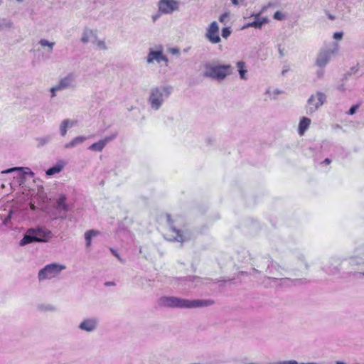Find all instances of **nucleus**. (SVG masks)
Segmentation results:
<instances>
[{"instance_id": "nucleus-1", "label": "nucleus", "mask_w": 364, "mask_h": 364, "mask_svg": "<svg viewBox=\"0 0 364 364\" xmlns=\"http://www.w3.org/2000/svg\"><path fill=\"white\" fill-rule=\"evenodd\" d=\"M213 304L211 300H189L177 296H161L159 299V304L167 308L195 309L208 306Z\"/></svg>"}, {"instance_id": "nucleus-2", "label": "nucleus", "mask_w": 364, "mask_h": 364, "mask_svg": "<svg viewBox=\"0 0 364 364\" xmlns=\"http://www.w3.org/2000/svg\"><path fill=\"white\" fill-rule=\"evenodd\" d=\"M172 90L173 88L170 85H161L151 88L147 100L151 109L154 111L159 110L169 97Z\"/></svg>"}, {"instance_id": "nucleus-3", "label": "nucleus", "mask_w": 364, "mask_h": 364, "mask_svg": "<svg viewBox=\"0 0 364 364\" xmlns=\"http://www.w3.org/2000/svg\"><path fill=\"white\" fill-rule=\"evenodd\" d=\"M52 237V232L44 227L30 228L20 241L19 245L21 246H25L33 242H47Z\"/></svg>"}, {"instance_id": "nucleus-4", "label": "nucleus", "mask_w": 364, "mask_h": 364, "mask_svg": "<svg viewBox=\"0 0 364 364\" xmlns=\"http://www.w3.org/2000/svg\"><path fill=\"white\" fill-rule=\"evenodd\" d=\"M231 73L230 65H219L215 63H206L204 65L203 75L205 77L211 78L218 81L223 80Z\"/></svg>"}, {"instance_id": "nucleus-5", "label": "nucleus", "mask_w": 364, "mask_h": 364, "mask_svg": "<svg viewBox=\"0 0 364 364\" xmlns=\"http://www.w3.org/2000/svg\"><path fill=\"white\" fill-rule=\"evenodd\" d=\"M76 85V75L75 73H70L65 77L60 78L58 84L50 88V97L51 98L55 97L56 96L57 92H60L69 89H75Z\"/></svg>"}, {"instance_id": "nucleus-6", "label": "nucleus", "mask_w": 364, "mask_h": 364, "mask_svg": "<svg viewBox=\"0 0 364 364\" xmlns=\"http://www.w3.org/2000/svg\"><path fill=\"white\" fill-rule=\"evenodd\" d=\"M66 268L65 265L52 263L47 264L38 272V277L40 281L51 279L57 277L61 271Z\"/></svg>"}, {"instance_id": "nucleus-7", "label": "nucleus", "mask_w": 364, "mask_h": 364, "mask_svg": "<svg viewBox=\"0 0 364 364\" xmlns=\"http://www.w3.org/2000/svg\"><path fill=\"white\" fill-rule=\"evenodd\" d=\"M326 95L320 91L311 95L306 102V113L308 114L314 113L326 102Z\"/></svg>"}, {"instance_id": "nucleus-8", "label": "nucleus", "mask_w": 364, "mask_h": 364, "mask_svg": "<svg viewBox=\"0 0 364 364\" xmlns=\"http://www.w3.org/2000/svg\"><path fill=\"white\" fill-rule=\"evenodd\" d=\"M338 51V45L334 43L331 47L321 50L316 60V64L320 68H324L330 61L331 57L336 55Z\"/></svg>"}, {"instance_id": "nucleus-9", "label": "nucleus", "mask_w": 364, "mask_h": 364, "mask_svg": "<svg viewBox=\"0 0 364 364\" xmlns=\"http://www.w3.org/2000/svg\"><path fill=\"white\" fill-rule=\"evenodd\" d=\"M99 318L91 316L84 318L78 324V329L82 332L91 333L97 331L99 326Z\"/></svg>"}, {"instance_id": "nucleus-10", "label": "nucleus", "mask_w": 364, "mask_h": 364, "mask_svg": "<svg viewBox=\"0 0 364 364\" xmlns=\"http://www.w3.org/2000/svg\"><path fill=\"white\" fill-rule=\"evenodd\" d=\"M159 12L162 14H171L179 9V2L176 0H160L158 3Z\"/></svg>"}, {"instance_id": "nucleus-11", "label": "nucleus", "mask_w": 364, "mask_h": 364, "mask_svg": "<svg viewBox=\"0 0 364 364\" xmlns=\"http://www.w3.org/2000/svg\"><path fill=\"white\" fill-rule=\"evenodd\" d=\"M206 38L212 43H218L221 39L219 36V26L216 21H213L208 28L205 34Z\"/></svg>"}, {"instance_id": "nucleus-12", "label": "nucleus", "mask_w": 364, "mask_h": 364, "mask_svg": "<svg viewBox=\"0 0 364 364\" xmlns=\"http://www.w3.org/2000/svg\"><path fill=\"white\" fill-rule=\"evenodd\" d=\"M154 61L160 63L161 61L168 63V58L163 54L162 50H154L151 49L146 57V63L149 64L153 63Z\"/></svg>"}, {"instance_id": "nucleus-13", "label": "nucleus", "mask_w": 364, "mask_h": 364, "mask_svg": "<svg viewBox=\"0 0 364 364\" xmlns=\"http://www.w3.org/2000/svg\"><path fill=\"white\" fill-rule=\"evenodd\" d=\"M117 136V134H113L110 136H105L104 139H100L97 142H95L92 144H91L88 149L94 151H102L105 146L109 143V141L114 140Z\"/></svg>"}, {"instance_id": "nucleus-14", "label": "nucleus", "mask_w": 364, "mask_h": 364, "mask_svg": "<svg viewBox=\"0 0 364 364\" xmlns=\"http://www.w3.org/2000/svg\"><path fill=\"white\" fill-rule=\"evenodd\" d=\"M348 262L351 266H359L364 264V252L357 250L355 255L348 259Z\"/></svg>"}, {"instance_id": "nucleus-15", "label": "nucleus", "mask_w": 364, "mask_h": 364, "mask_svg": "<svg viewBox=\"0 0 364 364\" xmlns=\"http://www.w3.org/2000/svg\"><path fill=\"white\" fill-rule=\"evenodd\" d=\"M168 221L170 225V232L172 233L171 235V237L169 238V240L181 242L185 241V238L183 234L178 230L176 229L174 227L171 225V218L169 215L168 216Z\"/></svg>"}, {"instance_id": "nucleus-16", "label": "nucleus", "mask_w": 364, "mask_h": 364, "mask_svg": "<svg viewBox=\"0 0 364 364\" xmlns=\"http://www.w3.org/2000/svg\"><path fill=\"white\" fill-rule=\"evenodd\" d=\"M96 38L97 36L92 29L89 28H85L82 33L80 41L82 43L86 44L91 41L92 39Z\"/></svg>"}, {"instance_id": "nucleus-17", "label": "nucleus", "mask_w": 364, "mask_h": 364, "mask_svg": "<svg viewBox=\"0 0 364 364\" xmlns=\"http://www.w3.org/2000/svg\"><path fill=\"white\" fill-rule=\"evenodd\" d=\"M267 22V19L265 18H261L259 16H256L255 17L254 21L252 22H249L243 26L242 28H247L249 27H254L255 28H260L264 23Z\"/></svg>"}, {"instance_id": "nucleus-18", "label": "nucleus", "mask_w": 364, "mask_h": 364, "mask_svg": "<svg viewBox=\"0 0 364 364\" xmlns=\"http://www.w3.org/2000/svg\"><path fill=\"white\" fill-rule=\"evenodd\" d=\"M76 124V122L69 119H64L60 124V133L64 136L67 134L68 128H71Z\"/></svg>"}, {"instance_id": "nucleus-19", "label": "nucleus", "mask_w": 364, "mask_h": 364, "mask_svg": "<svg viewBox=\"0 0 364 364\" xmlns=\"http://www.w3.org/2000/svg\"><path fill=\"white\" fill-rule=\"evenodd\" d=\"M86 139H87V137H85L84 136H76L73 139H72L70 142L66 143L64 145V149H73V148L82 144Z\"/></svg>"}, {"instance_id": "nucleus-20", "label": "nucleus", "mask_w": 364, "mask_h": 364, "mask_svg": "<svg viewBox=\"0 0 364 364\" xmlns=\"http://www.w3.org/2000/svg\"><path fill=\"white\" fill-rule=\"evenodd\" d=\"M311 124V119L308 117H303L299 122L298 132L299 134L302 136L305 132L309 129Z\"/></svg>"}, {"instance_id": "nucleus-21", "label": "nucleus", "mask_w": 364, "mask_h": 364, "mask_svg": "<svg viewBox=\"0 0 364 364\" xmlns=\"http://www.w3.org/2000/svg\"><path fill=\"white\" fill-rule=\"evenodd\" d=\"M100 235V232L97 230H90L85 232V240L86 242V247L89 248L91 246L92 239Z\"/></svg>"}, {"instance_id": "nucleus-22", "label": "nucleus", "mask_w": 364, "mask_h": 364, "mask_svg": "<svg viewBox=\"0 0 364 364\" xmlns=\"http://www.w3.org/2000/svg\"><path fill=\"white\" fill-rule=\"evenodd\" d=\"M14 171L19 172V174H20L21 176H25L26 174H30L31 176L34 175V173L31 171V170L29 168H28V167H26V168H20V167L11 168H9L7 170L1 171V173H8L14 172Z\"/></svg>"}, {"instance_id": "nucleus-23", "label": "nucleus", "mask_w": 364, "mask_h": 364, "mask_svg": "<svg viewBox=\"0 0 364 364\" xmlns=\"http://www.w3.org/2000/svg\"><path fill=\"white\" fill-rule=\"evenodd\" d=\"M65 166V162L64 161H59L57 162V164L53 166V167L48 168L46 171V174L48 176H52L55 173H58L62 171L63 167Z\"/></svg>"}, {"instance_id": "nucleus-24", "label": "nucleus", "mask_w": 364, "mask_h": 364, "mask_svg": "<svg viewBox=\"0 0 364 364\" xmlns=\"http://www.w3.org/2000/svg\"><path fill=\"white\" fill-rule=\"evenodd\" d=\"M329 262L331 263V265L326 267L327 270L332 273L337 272V267L341 264L340 258L338 257H332L330 258Z\"/></svg>"}, {"instance_id": "nucleus-25", "label": "nucleus", "mask_w": 364, "mask_h": 364, "mask_svg": "<svg viewBox=\"0 0 364 364\" xmlns=\"http://www.w3.org/2000/svg\"><path fill=\"white\" fill-rule=\"evenodd\" d=\"M66 197L64 195H62L59 197L57 200V208L60 210H63L65 212L68 210V208L67 204L65 203Z\"/></svg>"}, {"instance_id": "nucleus-26", "label": "nucleus", "mask_w": 364, "mask_h": 364, "mask_svg": "<svg viewBox=\"0 0 364 364\" xmlns=\"http://www.w3.org/2000/svg\"><path fill=\"white\" fill-rule=\"evenodd\" d=\"M237 67L238 68L239 75L241 79L245 80L246 79V73L247 70L245 69L246 65L245 63L243 61H238L237 63Z\"/></svg>"}, {"instance_id": "nucleus-27", "label": "nucleus", "mask_w": 364, "mask_h": 364, "mask_svg": "<svg viewBox=\"0 0 364 364\" xmlns=\"http://www.w3.org/2000/svg\"><path fill=\"white\" fill-rule=\"evenodd\" d=\"M13 27V22L8 18H0V31L5 28H11Z\"/></svg>"}, {"instance_id": "nucleus-28", "label": "nucleus", "mask_w": 364, "mask_h": 364, "mask_svg": "<svg viewBox=\"0 0 364 364\" xmlns=\"http://www.w3.org/2000/svg\"><path fill=\"white\" fill-rule=\"evenodd\" d=\"M38 43L42 47H48L49 48V52L50 53L53 52V47L55 46V43L54 42H50L48 40L43 38V39H41L38 41Z\"/></svg>"}, {"instance_id": "nucleus-29", "label": "nucleus", "mask_w": 364, "mask_h": 364, "mask_svg": "<svg viewBox=\"0 0 364 364\" xmlns=\"http://www.w3.org/2000/svg\"><path fill=\"white\" fill-rule=\"evenodd\" d=\"M50 140H51L50 136H45L40 137V138L37 139L39 146H43L46 144H48V142H50Z\"/></svg>"}, {"instance_id": "nucleus-30", "label": "nucleus", "mask_w": 364, "mask_h": 364, "mask_svg": "<svg viewBox=\"0 0 364 364\" xmlns=\"http://www.w3.org/2000/svg\"><path fill=\"white\" fill-rule=\"evenodd\" d=\"M95 41L97 48L100 50H107V48L104 41L97 40V38L95 39Z\"/></svg>"}, {"instance_id": "nucleus-31", "label": "nucleus", "mask_w": 364, "mask_h": 364, "mask_svg": "<svg viewBox=\"0 0 364 364\" xmlns=\"http://www.w3.org/2000/svg\"><path fill=\"white\" fill-rule=\"evenodd\" d=\"M231 34V29L230 27H225L222 29V36L224 38H228Z\"/></svg>"}, {"instance_id": "nucleus-32", "label": "nucleus", "mask_w": 364, "mask_h": 364, "mask_svg": "<svg viewBox=\"0 0 364 364\" xmlns=\"http://www.w3.org/2000/svg\"><path fill=\"white\" fill-rule=\"evenodd\" d=\"M358 107H359V105H353V106L350 108V109L348 110V114H350V115H353V114H354L356 112V111H357V109H358Z\"/></svg>"}, {"instance_id": "nucleus-33", "label": "nucleus", "mask_w": 364, "mask_h": 364, "mask_svg": "<svg viewBox=\"0 0 364 364\" xmlns=\"http://www.w3.org/2000/svg\"><path fill=\"white\" fill-rule=\"evenodd\" d=\"M277 364H300L296 360H284L279 361L277 363Z\"/></svg>"}, {"instance_id": "nucleus-34", "label": "nucleus", "mask_w": 364, "mask_h": 364, "mask_svg": "<svg viewBox=\"0 0 364 364\" xmlns=\"http://www.w3.org/2000/svg\"><path fill=\"white\" fill-rule=\"evenodd\" d=\"M343 36V32H336L333 34V38L336 40H341Z\"/></svg>"}, {"instance_id": "nucleus-35", "label": "nucleus", "mask_w": 364, "mask_h": 364, "mask_svg": "<svg viewBox=\"0 0 364 364\" xmlns=\"http://www.w3.org/2000/svg\"><path fill=\"white\" fill-rule=\"evenodd\" d=\"M228 17V13H225L223 14H222L220 17H219V21L220 22L223 23H225V20L226 18Z\"/></svg>"}, {"instance_id": "nucleus-36", "label": "nucleus", "mask_w": 364, "mask_h": 364, "mask_svg": "<svg viewBox=\"0 0 364 364\" xmlns=\"http://www.w3.org/2000/svg\"><path fill=\"white\" fill-rule=\"evenodd\" d=\"M185 280L190 282H194L195 281L198 280V278L194 276H189L186 277Z\"/></svg>"}, {"instance_id": "nucleus-37", "label": "nucleus", "mask_w": 364, "mask_h": 364, "mask_svg": "<svg viewBox=\"0 0 364 364\" xmlns=\"http://www.w3.org/2000/svg\"><path fill=\"white\" fill-rule=\"evenodd\" d=\"M111 251H112V254H113V255H114V256H115V257H117V259H119L122 263H124V259H122L119 257V255H118V253H117L115 250H112H112H111Z\"/></svg>"}, {"instance_id": "nucleus-38", "label": "nucleus", "mask_w": 364, "mask_h": 364, "mask_svg": "<svg viewBox=\"0 0 364 364\" xmlns=\"http://www.w3.org/2000/svg\"><path fill=\"white\" fill-rule=\"evenodd\" d=\"M337 90L342 92H344L346 90L344 83H341V85H338Z\"/></svg>"}, {"instance_id": "nucleus-39", "label": "nucleus", "mask_w": 364, "mask_h": 364, "mask_svg": "<svg viewBox=\"0 0 364 364\" xmlns=\"http://www.w3.org/2000/svg\"><path fill=\"white\" fill-rule=\"evenodd\" d=\"M179 52V49L177 48H172L170 49V53L173 55H178Z\"/></svg>"}, {"instance_id": "nucleus-40", "label": "nucleus", "mask_w": 364, "mask_h": 364, "mask_svg": "<svg viewBox=\"0 0 364 364\" xmlns=\"http://www.w3.org/2000/svg\"><path fill=\"white\" fill-rule=\"evenodd\" d=\"M274 18L275 19L281 20L282 18V14L279 11H277L274 15Z\"/></svg>"}, {"instance_id": "nucleus-41", "label": "nucleus", "mask_w": 364, "mask_h": 364, "mask_svg": "<svg viewBox=\"0 0 364 364\" xmlns=\"http://www.w3.org/2000/svg\"><path fill=\"white\" fill-rule=\"evenodd\" d=\"M278 50H279V56H280V57H283V56H284V52H283L284 49H283V48H282L281 45H279V46H278Z\"/></svg>"}, {"instance_id": "nucleus-42", "label": "nucleus", "mask_w": 364, "mask_h": 364, "mask_svg": "<svg viewBox=\"0 0 364 364\" xmlns=\"http://www.w3.org/2000/svg\"><path fill=\"white\" fill-rule=\"evenodd\" d=\"M323 73H324V72H323V70H318V71L317 72V76H318V77H319V78L322 77H323Z\"/></svg>"}, {"instance_id": "nucleus-43", "label": "nucleus", "mask_w": 364, "mask_h": 364, "mask_svg": "<svg viewBox=\"0 0 364 364\" xmlns=\"http://www.w3.org/2000/svg\"><path fill=\"white\" fill-rule=\"evenodd\" d=\"M46 310L53 311L55 310V307L52 305H49L46 307Z\"/></svg>"}, {"instance_id": "nucleus-44", "label": "nucleus", "mask_w": 364, "mask_h": 364, "mask_svg": "<svg viewBox=\"0 0 364 364\" xmlns=\"http://www.w3.org/2000/svg\"><path fill=\"white\" fill-rule=\"evenodd\" d=\"M323 163H324V164H329L331 163V160H330L329 159L326 158V159L323 161Z\"/></svg>"}, {"instance_id": "nucleus-45", "label": "nucleus", "mask_w": 364, "mask_h": 364, "mask_svg": "<svg viewBox=\"0 0 364 364\" xmlns=\"http://www.w3.org/2000/svg\"><path fill=\"white\" fill-rule=\"evenodd\" d=\"M238 1L239 0H232V3L234 5H237L238 4Z\"/></svg>"}, {"instance_id": "nucleus-46", "label": "nucleus", "mask_w": 364, "mask_h": 364, "mask_svg": "<svg viewBox=\"0 0 364 364\" xmlns=\"http://www.w3.org/2000/svg\"><path fill=\"white\" fill-rule=\"evenodd\" d=\"M328 16V18H329L331 20H334V19H335V16H333V15L329 14Z\"/></svg>"}, {"instance_id": "nucleus-47", "label": "nucleus", "mask_w": 364, "mask_h": 364, "mask_svg": "<svg viewBox=\"0 0 364 364\" xmlns=\"http://www.w3.org/2000/svg\"><path fill=\"white\" fill-rule=\"evenodd\" d=\"M300 364H321V363H301Z\"/></svg>"}, {"instance_id": "nucleus-48", "label": "nucleus", "mask_w": 364, "mask_h": 364, "mask_svg": "<svg viewBox=\"0 0 364 364\" xmlns=\"http://www.w3.org/2000/svg\"><path fill=\"white\" fill-rule=\"evenodd\" d=\"M336 364H346V363L343 361H336Z\"/></svg>"}, {"instance_id": "nucleus-49", "label": "nucleus", "mask_w": 364, "mask_h": 364, "mask_svg": "<svg viewBox=\"0 0 364 364\" xmlns=\"http://www.w3.org/2000/svg\"><path fill=\"white\" fill-rule=\"evenodd\" d=\"M157 18H158V16H153L154 21H155L157 19Z\"/></svg>"}, {"instance_id": "nucleus-50", "label": "nucleus", "mask_w": 364, "mask_h": 364, "mask_svg": "<svg viewBox=\"0 0 364 364\" xmlns=\"http://www.w3.org/2000/svg\"><path fill=\"white\" fill-rule=\"evenodd\" d=\"M10 218H11V216H10V215H9V216L7 217V218L6 219V220H7L10 219Z\"/></svg>"}, {"instance_id": "nucleus-51", "label": "nucleus", "mask_w": 364, "mask_h": 364, "mask_svg": "<svg viewBox=\"0 0 364 364\" xmlns=\"http://www.w3.org/2000/svg\"><path fill=\"white\" fill-rule=\"evenodd\" d=\"M252 270H253L254 272H257V269H255V268H253V269H252Z\"/></svg>"}, {"instance_id": "nucleus-52", "label": "nucleus", "mask_w": 364, "mask_h": 364, "mask_svg": "<svg viewBox=\"0 0 364 364\" xmlns=\"http://www.w3.org/2000/svg\"><path fill=\"white\" fill-rule=\"evenodd\" d=\"M3 3L2 0H0V5Z\"/></svg>"}, {"instance_id": "nucleus-53", "label": "nucleus", "mask_w": 364, "mask_h": 364, "mask_svg": "<svg viewBox=\"0 0 364 364\" xmlns=\"http://www.w3.org/2000/svg\"><path fill=\"white\" fill-rule=\"evenodd\" d=\"M363 275H364V272H363Z\"/></svg>"}]
</instances>
